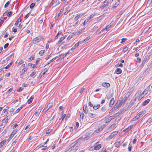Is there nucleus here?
Instances as JSON below:
<instances>
[{
	"mask_svg": "<svg viewBox=\"0 0 152 152\" xmlns=\"http://www.w3.org/2000/svg\"><path fill=\"white\" fill-rule=\"evenodd\" d=\"M36 134H34L30 136L29 139L31 141H34L37 140V137L38 136Z\"/></svg>",
	"mask_w": 152,
	"mask_h": 152,
	"instance_id": "1",
	"label": "nucleus"
},
{
	"mask_svg": "<svg viewBox=\"0 0 152 152\" xmlns=\"http://www.w3.org/2000/svg\"><path fill=\"white\" fill-rule=\"evenodd\" d=\"M91 137V136L90 135V134H86L83 135L82 137V138L83 140H87Z\"/></svg>",
	"mask_w": 152,
	"mask_h": 152,
	"instance_id": "2",
	"label": "nucleus"
},
{
	"mask_svg": "<svg viewBox=\"0 0 152 152\" xmlns=\"http://www.w3.org/2000/svg\"><path fill=\"white\" fill-rule=\"evenodd\" d=\"M12 14V12L7 10L3 14V16L4 17V18H7V16L10 17Z\"/></svg>",
	"mask_w": 152,
	"mask_h": 152,
	"instance_id": "3",
	"label": "nucleus"
},
{
	"mask_svg": "<svg viewBox=\"0 0 152 152\" xmlns=\"http://www.w3.org/2000/svg\"><path fill=\"white\" fill-rule=\"evenodd\" d=\"M41 37L40 36H38L34 38L33 39V42L34 44H36L40 41L41 40Z\"/></svg>",
	"mask_w": 152,
	"mask_h": 152,
	"instance_id": "4",
	"label": "nucleus"
},
{
	"mask_svg": "<svg viewBox=\"0 0 152 152\" xmlns=\"http://www.w3.org/2000/svg\"><path fill=\"white\" fill-rule=\"evenodd\" d=\"M122 105V104L120 101H118L117 103L114 105V107L112 108V109H113L114 110H115L117 109H118L119 107H120L121 105Z\"/></svg>",
	"mask_w": 152,
	"mask_h": 152,
	"instance_id": "5",
	"label": "nucleus"
},
{
	"mask_svg": "<svg viewBox=\"0 0 152 152\" xmlns=\"http://www.w3.org/2000/svg\"><path fill=\"white\" fill-rule=\"evenodd\" d=\"M113 119H114V116H110L105 120V122L106 123H107Z\"/></svg>",
	"mask_w": 152,
	"mask_h": 152,
	"instance_id": "6",
	"label": "nucleus"
},
{
	"mask_svg": "<svg viewBox=\"0 0 152 152\" xmlns=\"http://www.w3.org/2000/svg\"><path fill=\"white\" fill-rule=\"evenodd\" d=\"M115 102V100L114 98H112L109 104V107H111L114 104Z\"/></svg>",
	"mask_w": 152,
	"mask_h": 152,
	"instance_id": "7",
	"label": "nucleus"
},
{
	"mask_svg": "<svg viewBox=\"0 0 152 152\" xmlns=\"http://www.w3.org/2000/svg\"><path fill=\"white\" fill-rule=\"evenodd\" d=\"M108 3V1L107 0H105L104 3H102L101 6V7L104 8V7L107 5Z\"/></svg>",
	"mask_w": 152,
	"mask_h": 152,
	"instance_id": "8",
	"label": "nucleus"
},
{
	"mask_svg": "<svg viewBox=\"0 0 152 152\" xmlns=\"http://www.w3.org/2000/svg\"><path fill=\"white\" fill-rule=\"evenodd\" d=\"M27 68L26 67L23 69L22 70L21 73L20 75V76H22L25 73V72L27 71Z\"/></svg>",
	"mask_w": 152,
	"mask_h": 152,
	"instance_id": "9",
	"label": "nucleus"
},
{
	"mask_svg": "<svg viewBox=\"0 0 152 152\" xmlns=\"http://www.w3.org/2000/svg\"><path fill=\"white\" fill-rule=\"evenodd\" d=\"M102 85L103 86L105 87H109L110 86V84L107 83H102Z\"/></svg>",
	"mask_w": 152,
	"mask_h": 152,
	"instance_id": "10",
	"label": "nucleus"
},
{
	"mask_svg": "<svg viewBox=\"0 0 152 152\" xmlns=\"http://www.w3.org/2000/svg\"><path fill=\"white\" fill-rule=\"evenodd\" d=\"M150 101V100L149 99H148L143 102L142 103V105L143 106H145Z\"/></svg>",
	"mask_w": 152,
	"mask_h": 152,
	"instance_id": "11",
	"label": "nucleus"
},
{
	"mask_svg": "<svg viewBox=\"0 0 152 152\" xmlns=\"http://www.w3.org/2000/svg\"><path fill=\"white\" fill-rule=\"evenodd\" d=\"M87 107V105H86V108H85V105H84L83 107V111L84 113L85 114H87L88 113V110L86 109Z\"/></svg>",
	"mask_w": 152,
	"mask_h": 152,
	"instance_id": "12",
	"label": "nucleus"
},
{
	"mask_svg": "<svg viewBox=\"0 0 152 152\" xmlns=\"http://www.w3.org/2000/svg\"><path fill=\"white\" fill-rule=\"evenodd\" d=\"M34 98V96L33 95L32 96H31V97H30V99H29L28 101H27V102L28 104H30V103H31L32 102V100Z\"/></svg>",
	"mask_w": 152,
	"mask_h": 152,
	"instance_id": "13",
	"label": "nucleus"
},
{
	"mask_svg": "<svg viewBox=\"0 0 152 152\" xmlns=\"http://www.w3.org/2000/svg\"><path fill=\"white\" fill-rule=\"evenodd\" d=\"M148 88H147L146 89H145L141 95V96H144L145 95H146L148 92Z\"/></svg>",
	"mask_w": 152,
	"mask_h": 152,
	"instance_id": "14",
	"label": "nucleus"
},
{
	"mask_svg": "<svg viewBox=\"0 0 152 152\" xmlns=\"http://www.w3.org/2000/svg\"><path fill=\"white\" fill-rule=\"evenodd\" d=\"M122 72V70L121 69L119 68H117L116 70L115 71V73L117 74H121Z\"/></svg>",
	"mask_w": 152,
	"mask_h": 152,
	"instance_id": "15",
	"label": "nucleus"
},
{
	"mask_svg": "<svg viewBox=\"0 0 152 152\" xmlns=\"http://www.w3.org/2000/svg\"><path fill=\"white\" fill-rule=\"evenodd\" d=\"M53 105V103H49L48 104L47 107L46 108V111H47Z\"/></svg>",
	"mask_w": 152,
	"mask_h": 152,
	"instance_id": "16",
	"label": "nucleus"
},
{
	"mask_svg": "<svg viewBox=\"0 0 152 152\" xmlns=\"http://www.w3.org/2000/svg\"><path fill=\"white\" fill-rule=\"evenodd\" d=\"M89 116L91 118H94L96 117V115L95 114H93L91 113H89L88 114Z\"/></svg>",
	"mask_w": 152,
	"mask_h": 152,
	"instance_id": "17",
	"label": "nucleus"
},
{
	"mask_svg": "<svg viewBox=\"0 0 152 152\" xmlns=\"http://www.w3.org/2000/svg\"><path fill=\"white\" fill-rule=\"evenodd\" d=\"M112 134H111L107 138V140H109L110 139L112 138L115 135V134H113L112 135Z\"/></svg>",
	"mask_w": 152,
	"mask_h": 152,
	"instance_id": "18",
	"label": "nucleus"
},
{
	"mask_svg": "<svg viewBox=\"0 0 152 152\" xmlns=\"http://www.w3.org/2000/svg\"><path fill=\"white\" fill-rule=\"evenodd\" d=\"M101 148V145L98 144L96 146H95L94 149L96 150H98L99 149Z\"/></svg>",
	"mask_w": 152,
	"mask_h": 152,
	"instance_id": "19",
	"label": "nucleus"
},
{
	"mask_svg": "<svg viewBox=\"0 0 152 152\" xmlns=\"http://www.w3.org/2000/svg\"><path fill=\"white\" fill-rule=\"evenodd\" d=\"M146 111L145 110L140 112L138 113V114L140 115V117L142 116L145 113Z\"/></svg>",
	"mask_w": 152,
	"mask_h": 152,
	"instance_id": "20",
	"label": "nucleus"
},
{
	"mask_svg": "<svg viewBox=\"0 0 152 152\" xmlns=\"http://www.w3.org/2000/svg\"><path fill=\"white\" fill-rule=\"evenodd\" d=\"M121 143V141H119L116 142L115 143V147H118L120 145Z\"/></svg>",
	"mask_w": 152,
	"mask_h": 152,
	"instance_id": "21",
	"label": "nucleus"
},
{
	"mask_svg": "<svg viewBox=\"0 0 152 152\" xmlns=\"http://www.w3.org/2000/svg\"><path fill=\"white\" fill-rule=\"evenodd\" d=\"M6 142V140H4L2 142L0 143V148H1Z\"/></svg>",
	"mask_w": 152,
	"mask_h": 152,
	"instance_id": "22",
	"label": "nucleus"
},
{
	"mask_svg": "<svg viewBox=\"0 0 152 152\" xmlns=\"http://www.w3.org/2000/svg\"><path fill=\"white\" fill-rule=\"evenodd\" d=\"M48 69L47 68H45V69H44L41 72V73L42 74V75H45V73L48 71Z\"/></svg>",
	"mask_w": 152,
	"mask_h": 152,
	"instance_id": "23",
	"label": "nucleus"
},
{
	"mask_svg": "<svg viewBox=\"0 0 152 152\" xmlns=\"http://www.w3.org/2000/svg\"><path fill=\"white\" fill-rule=\"evenodd\" d=\"M66 37L65 36H63L61 37V38L58 41V43H59L61 42L64 39H65Z\"/></svg>",
	"mask_w": 152,
	"mask_h": 152,
	"instance_id": "24",
	"label": "nucleus"
},
{
	"mask_svg": "<svg viewBox=\"0 0 152 152\" xmlns=\"http://www.w3.org/2000/svg\"><path fill=\"white\" fill-rule=\"evenodd\" d=\"M23 60L22 59H21L20 60L18 63V65H17V67H18L20 65H21L22 63H23Z\"/></svg>",
	"mask_w": 152,
	"mask_h": 152,
	"instance_id": "25",
	"label": "nucleus"
},
{
	"mask_svg": "<svg viewBox=\"0 0 152 152\" xmlns=\"http://www.w3.org/2000/svg\"><path fill=\"white\" fill-rule=\"evenodd\" d=\"M22 108V107H20L15 112V114L18 113L21 109Z\"/></svg>",
	"mask_w": 152,
	"mask_h": 152,
	"instance_id": "26",
	"label": "nucleus"
},
{
	"mask_svg": "<svg viewBox=\"0 0 152 152\" xmlns=\"http://www.w3.org/2000/svg\"><path fill=\"white\" fill-rule=\"evenodd\" d=\"M45 51L44 50H42L39 52V54L41 56H42L44 53Z\"/></svg>",
	"mask_w": 152,
	"mask_h": 152,
	"instance_id": "27",
	"label": "nucleus"
},
{
	"mask_svg": "<svg viewBox=\"0 0 152 152\" xmlns=\"http://www.w3.org/2000/svg\"><path fill=\"white\" fill-rule=\"evenodd\" d=\"M61 31H59L58 32V34H57L56 35V36H55V39H58V35L61 34Z\"/></svg>",
	"mask_w": 152,
	"mask_h": 152,
	"instance_id": "28",
	"label": "nucleus"
},
{
	"mask_svg": "<svg viewBox=\"0 0 152 152\" xmlns=\"http://www.w3.org/2000/svg\"><path fill=\"white\" fill-rule=\"evenodd\" d=\"M80 15H77V16L75 17V18H74V20L75 21H77L78 20L79 18H80Z\"/></svg>",
	"mask_w": 152,
	"mask_h": 152,
	"instance_id": "29",
	"label": "nucleus"
},
{
	"mask_svg": "<svg viewBox=\"0 0 152 152\" xmlns=\"http://www.w3.org/2000/svg\"><path fill=\"white\" fill-rule=\"evenodd\" d=\"M100 107L99 104H97L96 106H94L93 107V108L95 110H96Z\"/></svg>",
	"mask_w": 152,
	"mask_h": 152,
	"instance_id": "30",
	"label": "nucleus"
},
{
	"mask_svg": "<svg viewBox=\"0 0 152 152\" xmlns=\"http://www.w3.org/2000/svg\"><path fill=\"white\" fill-rule=\"evenodd\" d=\"M11 63H10L6 67H5L4 68V69H9L10 67V66H11Z\"/></svg>",
	"mask_w": 152,
	"mask_h": 152,
	"instance_id": "31",
	"label": "nucleus"
},
{
	"mask_svg": "<svg viewBox=\"0 0 152 152\" xmlns=\"http://www.w3.org/2000/svg\"><path fill=\"white\" fill-rule=\"evenodd\" d=\"M103 129V128L102 127H100L98 129L96 130V132L98 133L100 132V131H102Z\"/></svg>",
	"mask_w": 152,
	"mask_h": 152,
	"instance_id": "32",
	"label": "nucleus"
},
{
	"mask_svg": "<svg viewBox=\"0 0 152 152\" xmlns=\"http://www.w3.org/2000/svg\"><path fill=\"white\" fill-rule=\"evenodd\" d=\"M130 93L129 92H128L126 95L125 97L126 99L128 98L130 96Z\"/></svg>",
	"mask_w": 152,
	"mask_h": 152,
	"instance_id": "33",
	"label": "nucleus"
},
{
	"mask_svg": "<svg viewBox=\"0 0 152 152\" xmlns=\"http://www.w3.org/2000/svg\"><path fill=\"white\" fill-rule=\"evenodd\" d=\"M21 21V20L20 19V18L18 19L17 21H16L15 23V25H18V23L19 22Z\"/></svg>",
	"mask_w": 152,
	"mask_h": 152,
	"instance_id": "34",
	"label": "nucleus"
},
{
	"mask_svg": "<svg viewBox=\"0 0 152 152\" xmlns=\"http://www.w3.org/2000/svg\"><path fill=\"white\" fill-rule=\"evenodd\" d=\"M66 116V115L65 114H62V115H61V120L62 121L63 119ZM61 120V118H60L59 119V120Z\"/></svg>",
	"mask_w": 152,
	"mask_h": 152,
	"instance_id": "35",
	"label": "nucleus"
},
{
	"mask_svg": "<svg viewBox=\"0 0 152 152\" xmlns=\"http://www.w3.org/2000/svg\"><path fill=\"white\" fill-rule=\"evenodd\" d=\"M94 15H95L94 14H92L90 16V17L89 18H88L87 19L89 20H91V19L92 18L94 17Z\"/></svg>",
	"mask_w": 152,
	"mask_h": 152,
	"instance_id": "36",
	"label": "nucleus"
},
{
	"mask_svg": "<svg viewBox=\"0 0 152 152\" xmlns=\"http://www.w3.org/2000/svg\"><path fill=\"white\" fill-rule=\"evenodd\" d=\"M69 52H70V50L68 51L65 54H64L63 56V58H64L65 57H66L67 54H69Z\"/></svg>",
	"mask_w": 152,
	"mask_h": 152,
	"instance_id": "37",
	"label": "nucleus"
},
{
	"mask_svg": "<svg viewBox=\"0 0 152 152\" xmlns=\"http://www.w3.org/2000/svg\"><path fill=\"white\" fill-rule=\"evenodd\" d=\"M126 40V39L125 38H123L122 39L121 41V43H123L125 42Z\"/></svg>",
	"mask_w": 152,
	"mask_h": 152,
	"instance_id": "38",
	"label": "nucleus"
},
{
	"mask_svg": "<svg viewBox=\"0 0 152 152\" xmlns=\"http://www.w3.org/2000/svg\"><path fill=\"white\" fill-rule=\"evenodd\" d=\"M35 5V3H33L30 5V7L31 8H32L33 7H34Z\"/></svg>",
	"mask_w": 152,
	"mask_h": 152,
	"instance_id": "39",
	"label": "nucleus"
},
{
	"mask_svg": "<svg viewBox=\"0 0 152 152\" xmlns=\"http://www.w3.org/2000/svg\"><path fill=\"white\" fill-rule=\"evenodd\" d=\"M84 116V114L83 113H82L81 114L80 116V118L82 120H83V119Z\"/></svg>",
	"mask_w": 152,
	"mask_h": 152,
	"instance_id": "40",
	"label": "nucleus"
},
{
	"mask_svg": "<svg viewBox=\"0 0 152 152\" xmlns=\"http://www.w3.org/2000/svg\"><path fill=\"white\" fill-rule=\"evenodd\" d=\"M89 20L87 18L86 19L85 21H84V23H83V25L84 26L85 25V24L87 23L88 22V21H89Z\"/></svg>",
	"mask_w": 152,
	"mask_h": 152,
	"instance_id": "41",
	"label": "nucleus"
},
{
	"mask_svg": "<svg viewBox=\"0 0 152 152\" xmlns=\"http://www.w3.org/2000/svg\"><path fill=\"white\" fill-rule=\"evenodd\" d=\"M128 48L126 46V47H125L124 48V49L123 50V51H124V52H126V51L128 50Z\"/></svg>",
	"mask_w": 152,
	"mask_h": 152,
	"instance_id": "42",
	"label": "nucleus"
},
{
	"mask_svg": "<svg viewBox=\"0 0 152 152\" xmlns=\"http://www.w3.org/2000/svg\"><path fill=\"white\" fill-rule=\"evenodd\" d=\"M23 90V88L22 87H20L17 90V91L18 92H20L22 91Z\"/></svg>",
	"mask_w": 152,
	"mask_h": 152,
	"instance_id": "43",
	"label": "nucleus"
},
{
	"mask_svg": "<svg viewBox=\"0 0 152 152\" xmlns=\"http://www.w3.org/2000/svg\"><path fill=\"white\" fill-rule=\"evenodd\" d=\"M10 3V2L9 1H7V3L5 4L4 5V7L5 8L7 7Z\"/></svg>",
	"mask_w": 152,
	"mask_h": 152,
	"instance_id": "44",
	"label": "nucleus"
},
{
	"mask_svg": "<svg viewBox=\"0 0 152 152\" xmlns=\"http://www.w3.org/2000/svg\"><path fill=\"white\" fill-rule=\"evenodd\" d=\"M41 59L40 58H37L36 60L35 63L37 64H38L39 62L40 61Z\"/></svg>",
	"mask_w": 152,
	"mask_h": 152,
	"instance_id": "45",
	"label": "nucleus"
},
{
	"mask_svg": "<svg viewBox=\"0 0 152 152\" xmlns=\"http://www.w3.org/2000/svg\"><path fill=\"white\" fill-rule=\"evenodd\" d=\"M7 122V121L6 120V118L4 119H3L2 121V124H6V122Z\"/></svg>",
	"mask_w": 152,
	"mask_h": 152,
	"instance_id": "46",
	"label": "nucleus"
},
{
	"mask_svg": "<svg viewBox=\"0 0 152 152\" xmlns=\"http://www.w3.org/2000/svg\"><path fill=\"white\" fill-rule=\"evenodd\" d=\"M136 99H137V98H136L134 99L133 100H132L131 102V104H134L135 103V102L136 101Z\"/></svg>",
	"mask_w": 152,
	"mask_h": 152,
	"instance_id": "47",
	"label": "nucleus"
},
{
	"mask_svg": "<svg viewBox=\"0 0 152 152\" xmlns=\"http://www.w3.org/2000/svg\"><path fill=\"white\" fill-rule=\"evenodd\" d=\"M52 131L51 129H49L46 132V133H50Z\"/></svg>",
	"mask_w": 152,
	"mask_h": 152,
	"instance_id": "48",
	"label": "nucleus"
},
{
	"mask_svg": "<svg viewBox=\"0 0 152 152\" xmlns=\"http://www.w3.org/2000/svg\"><path fill=\"white\" fill-rule=\"evenodd\" d=\"M132 146L129 145L128 147V151H131L132 150Z\"/></svg>",
	"mask_w": 152,
	"mask_h": 152,
	"instance_id": "49",
	"label": "nucleus"
},
{
	"mask_svg": "<svg viewBox=\"0 0 152 152\" xmlns=\"http://www.w3.org/2000/svg\"><path fill=\"white\" fill-rule=\"evenodd\" d=\"M111 26V23H110L109 25H107V26L106 27L105 29H106H106H108Z\"/></svg>",
	"mask_w": 152,
	"mask_h": 152,
	"instance_id": "50",
	"label": "nucleus"
},
{
	"mask_svg": "<svg viewBox=\"0 0 152 152\" xmlns=\"http://www.w3.org/2000/svg\"><path fill=\"white\" fill-rule=\"evenodd\" d=\"M12 90V88H10V89H9L7 91V93H10V92H11Z\"/></svg>",
	"mask_w": 152,
	"mask_h": 152,
	"instance_id": "51",
	"label": "nucleus"
},
{
	"mask_svg": "<svg viewBox=\"0 0 152 152\" xmlns=\"http://www.w3.org/2000/svg\"><path fill=\"white\" fill-rule=\"evenodd\" d=\"M79 43L80 42H78L77 43H76L74 46L75 48L77 47L79 45Z\"/></svg>",
	"mask_w": 152,
	"mask_h": 152,
	"instance_id": "52",
	"label": "nucleus"
},
{
	"mask_svg": "<svg viewBox=\"0 0 152 152\" xmlns=\"http://www.w3.org/2000/svg\"><path fill=\"white\" fill-rule=\"evenodd\" d=\"M98 28V26L97 25H95L94 26V27L93 28V29L94 30H96Z\"/></svg>",
	"mask_w": 152,
	"mask_h": 152,
	"instance_id": "53",
	"label": "nucleus"
},
{
	"mask_svg": "<svg viewBox=\"0 0 152 152\" xmlns=\"http://www.w3.org/2000/svg\"><path fill=\"white\" fill-rule=\"evenodd\" d=\"M10 134V136L9 137V139H11L12 138V137H13V136L14 135V134Z\"/></svg>",
	"mask_w": 152,
	"mask_h": 152,
	"instance_id": "54",
	"label": "nucleus"
},
{
	"mask_svg": "<svg viewBox=\"0 0 152 152\" xmlns=\"http://www.w3.org/2000/svg\"><path fill=\"white\" fill-rule=\"evenodd\" d=\"M90 39V37H86L84 40V41L86 42Z\"/></svg>",
	"mask_w": 152,
	"mask_h": 152,
	"instance_id": "55",
	"label": "nucleus"
},
{
	"mask_svg": "<svg viewBox=\"0 0 152 152\" xmlns=\"http://www.w3.org/2000/svg\"><path fill=\"white\" fill-rule=\"evenodd\" d=\"M82 31L80 30L76 32V34L77 35H79L82 33Z\"/></svg>",
	"mask_w": 152,
	"mask_h": 152,
	"instance_id": "56",
	"label": "nucleus"
},
{
	"mask_svg": "<svg viewBox=\"0 0 152 152\" xmlns=\"http://www.w3.org/2000/svg\"><path fill=\"white\" fill-rule=\"evenodd\" d=\"M119 1L117 2L114 6V7H116L119 4Z\"/></svg>",
	"mask_w": 152,
	"mask_h": 152,
	"instance_id": "57",
	"label": "nucleus"
},
{
	"mask_svg": "<svg viewBox=\"0 0 152 152\" xmlns=\"http://www.w3.org/2000/svg\"><path fill=\"white\" fill-rule=\"evenodd\" d=\"M36 74V72H33L30 75V76L31 77H32L34 76L35 74Z\"/></svg>",
	"mask_w": 152,
	"mask_h": 152,
	"instance_id": "58",
	"label": "nucleus"
},
{
	"mask_svg": "<svg viewBox=\"0 0 152 152\" xmlns=\"http://www.w3.org/2000/svg\"><path fill=\"white\" fill-rule=\"evenodd\" d=\"M150 56V55H149V56H145L144 58V60H145V61H146V60L149 57V56Z\"/></svg>",
	"mask_w": 152,
	"mask_h": 152,
	"instance_id": "59",
	"label": "nucleus"
},
{
	"mask_svg": "<svg viewBox=\"0 0 152 152\" xmlns=\"http://www.w3.org/2000/svg\"><path fill=\"white\" fill-rule=\"evenodd\" d=\"M72 37V35H69L67 38V40H69Z\"/></svg>",
	"mask_w": 152,
	"mask_h": 152,
	"instance_id": "60",
	"label": "nucleus"
},
{
	"mask_svg": "<svg viewBox=\"0 0 152 152\" xmlns=\"http://www.w3.org/2000/svg\"><path fill=\"white\" fill-rule=\"evenodd\" d=\"M8 45H9V44L7 43V44H5L4 45V48H6L8 47Z\"/></svg>",
	"mask_w": 152,
	"mask_h": 152,
	"instance_id": "61",
	"label": "nucleus"
},
{
	"mask_svg": "<svg viewBox=\"0 0 152 152\" xmlns=\"http://www.w3.org/2000/svg\"><path fill=\"white\" fill-rule=\"evenodd\" d=\"M84 90V88H81V89L80 91H79V93L80 94H81L82 93V92Z\"/></svg>",
	"mask_w": 152,
	"mask_h": 152,
	"instance_id": "62",
	"label": "nucleus"
},
{
	"mask_svg": "<svg viewBox=\"0 0 152 152\" xmlns=\"http://www.w3.org/2000/svg\"><path fill=\"white\" fill-rule=\"evenodd\" d=\"M112 96L111 94H109L107 96V98L108 99H109Z\"/></svg>",
	"mask_w": 152,
	"mask_h": 152,
	"instance_id": "63",
	"label": "nucleus"
},
{
	"mask_svg": "<svg viewBox=\"0 0 152 152\" xmlns=\"http://www.w3.org/2000/svg\"><path fill=\"white\" fill-rule=\"evenodd\" d=\"M137 141V139H136L135 138L133 140V144H135L136 143Z\"/></svg>",
	"mask_w": 152,
	"mask_h": 152,
	"instance_id": "64",
	"label": "nucleus"
}]
</instances>
